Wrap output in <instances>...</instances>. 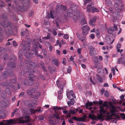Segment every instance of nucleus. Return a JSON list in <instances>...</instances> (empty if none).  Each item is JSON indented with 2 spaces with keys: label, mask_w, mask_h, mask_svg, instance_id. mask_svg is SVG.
Segmentation results:
<instances>
[{
  "label": "nucleus",
  "mask_w": 125,
  "mask_h": 125,
  "mask_svg": "<svg viewBox=\"0 0 125 125\" xmlns=\"http://www.w3.org/2000/svg\"><path fill=\"white\" fill-rule=\"evenodd\" d=\"M96 113L99 118L105 117L107 120L111 119V121L116 123L117 119H119V117L117 115L118 112L117 110H110V113L106 111V110H97Z\"/></svg>",
  "instance_id": "f257e3e1"
},
{
  "label": "nucleus",
  "mask_w": 125,
  "mask_h": 125,
  "mask_svg": "<svg viewBox=\"0 0 125 125\" xmlns=\"http://www.w3.org/2000/svg\"><path fill=\"white\" fill-rule=\"evenodd\" d=\"M98 104L100 105L99 109H104V107H105L106 109L109 108V109H116V107L114 105L112 102L109 101H104L103 103V101L100 99L98 101Z\"/></svg>",
  "instance_id": "f03ea898"
},
{
  "label": "nucleus",
  "mask_w": 125,
  "mask_h": 125,
  "mask_svg": "<svg viewBox=\"0 0 125 125\" xmlns=\"http://www.w3.org/2000/svg\"><path fill=\"white\" fill-rule=\"evenodd\" d=\"M56 84L58 87H59L60 90L58 91V98L59 100H61L63 97L62 93L63 91V87L65 83L62 81L61 80H58L56 81Z\"/></svg>",
  "instance_id": "7ed1b4c3"
},
{
  "label": "nucleus",
  "mask_w": 125,
  "mask_h": 125,
  "mask_svg": "<svg viewBox=\"0 0 125 125\" xmlns=\"http://www.w3.org/2000/svg\"><path fill=\"white\" fill-rule=\"evenodd\" d=\"M67 9L66 7L62 5H56L55 11L57 13L62 14L63 11L66 10Z\"/></svg>",
  "instance_id": "20e7f679"
},
{
  "label": "nucleus",
  "mask_w": 125,
  "mask_h": 125,
  "mask_svg": "<svg viewBox=\"0 0 125 125\" xmlns=\"http://www.w3.org/2000/svg\"><path fill=\"white\" fill-rule=\"evenodd\" d=\"M13 71L11 69H8L7 71L3 72L2 73V76L4 77H6L8 76L10 77L13 76Z\"/></svg>",
  "instance_id": "39448f33"
},
{
  "label": "nucleus",
  "mask_w": 125,
  "mask_h": 125,
  "mask_svg": "<svg viewBox=\"0 0 125 125\" xmlns=\"http://www.w3.org/2000/svg\"><path fill=\"white\" fill-rule=\"evenodd\" d=\"M38 89V86L35 85L33 87H30L29 89L27 90L26 93L29 95H31L32 93H36V91Z\"/></svg>",
  "instance_id": "423d86ee"
},
{
  "label": "nucleus",
  "mask_w": 125,
  "mask_h": 125,
  "mask_svg": "<svg viewBox=\"0 0 125 125\" xmlns=\"http://www.w3.org/2000/svg\"><path fill=\"white\" fill-rule=\"evenodd\" d=\"M98 101H93V102L88 101L85 104V106L86 108L87 109L89 107L88 109H92L93 108L92 106H94V105H98Z\"/></svg>",
  "instance_id": "0eeeda50"
},
{
  "label": "nucleus",
  "mask_w": 125,
  "mask_h": 125,
  "mask_svg": "<svg viewBox=\"0 0 125 125\" xmlns=\"http://www.w3.org/2000/svg\"><path fill=\"white\" fill-rule=\"evenodd\" d=\"M6 26L7 27V30H6V29H5L4 30V31L5 33L6 34L12 33V31L9 29L8 28L9 27L10 29H12L13 26L11 23L10 22H8L7 25Z\"/></svg>",
  "instance_id": "6e6552de"
},
{
  "label": "nucleus",
  "mask_w": 125,
  "mask_h": 125,
  "mask_svg": "<svg viewBox=\"0 0 125 125\" xmlns=\"http://www.w3.org/2000/svg\"><path fill=\"white\" fill-rule=\"evenodd\" d=\"M9 106V102L8 101H6L5 102L3 101H0V108L2 107L6 108Z\"/></svg>",
  "instance_id": "1a4fd4ad"
},
{
  "label": "nucleus",
  "mask_w": 125,
  "mask_h": 125,
  "mask_svg": "<svg viewBox=\"0 0 125 125\" xmlns=\"http://www.w3.org/2000/svg\"><path fill=\"white\" fill-rule=\"evenodd\" d=\"M90 30V27L87 25L83 26L82 27V33L83 35H86L88 31Z\"/></svg>",
  "instance_id": "9d476101"
},
{
  "label": "nucleus",
  "mask_w": 125,
  "mask_h": 125,
  "mask_svg": "<svg viewBox=\"0 0 125 125\" xmlns=\"http://www.w3.org/2000/svg\"><path fill=\"white\" fill-rule=\"evenodd\" d=\"M90 49V51L89 53V55L91 56H93L96 54V51L95 50L94 48L92 46H90L89 48Z\"/></svg>",
  "instance_id": "9b49d317"
},
{
  "label": "nucleus",
  "mask_w": 125,
  "mask_h": 125,
  "mask_svg": "<svg viewBox=\"0 0 125 125\" xmlns=\"http://www.w3.org/2000/svg\"><path fill=\"white\" fill-rule=\"evenodd\" d=\"M93 60L94 62L95 67L96 68H99V60L97 57L94 56L93 57Z\"/></svg>",
  "instance_id": "f8f14e48"
},
{
  "label": "nucleus",
  "mask_w": 125,
  "mask_h": 125,
  "mask_svg": "<svg viewBox=\"0 0 125 125\" xmlns=\"http://www.w3.org/2000/svg\"><path fill=\"white\" fill-rule=\"evenodd\" d=\"M96 19L97 17L96 16H94L93 18L91 19L89 21V23L90 25L92 26H94Z\"/></svg>",
  "instance_id": "ddd939ff"
},
{
  "label": "nucleus",
  "mask_w": 125,
  "mask_h": 125,
  "mask_svg": "<svg viewBox=\"0 0 125 125\" xmlns=\"http://www.w3.org/2000/svg\"><path fill=\"white\" fill-rule=\"evenodd\" d=\"M86 118L85 116H83V117H77L75 116H74L72 118V119H74L75 120L77 121H84L85 119Z\"/></svg>",
  "instance_id": "4468645a"
},
{
  "label": "nucleus",
  "mask_w": 125,
  "mask_h": 125,
  "mask_svg": "<svg viewBox=\"0 0 125 125\" xmlns=\"http://www.w3.org/2000/svg\"><path fill=\"white\" fill-rule=\"evenodd\" d=\"M1 85L3 87H6L8 86H11V85L13 86V85L11 84L10 83V82H8L7 81H6L5 82H1L0 83Z\"/></svg>",
  "instance_id": "2eb2a0df"
},
{
  "label": "nucleus",
  "mask_w": 125,
  "mask_h": 125,
  "mask_svg": "<svg viewBox=\"0 0 125 125\" xmlns=\"http://www.w3.org/2000/svg\"><path fill=\"white\" fill-rule=\"evenodd\" d=\"M94 111L93 110L89 114V117L93 120H95L97 119V118L94 114Z\"/></svg>",
  "instance_id": "dca6fc26"
},
{
  "label": "nucleus",
  "mask_w": 125,
  "mask_h": 125,
  "mask_svg": "<svg viewBox=\"0 0 125 125\" xmlns=\"http://www.w3.org/2000/svg\"><path fill=\"white\" fill-rule=\"evenodd\" d=\"M36 93L37 94H32L31 95H30L31 96V97L32 98L37 99L38 98L39 96L40 95L41 93L39 91H37Z\"/></svg>",
  "instance_id": "f3484780"
},
{
  "label": "nucleus",
  "mask_w": 125,
  "mask_h": 125,
  "mask_svg": "<svg viewBox=\"0 0 125 125\" xmlns=\"http://www.w3.org/2000/svg\"><path fill=\"white\" fill-rule=\"evenodd\" d=\"M125 60L123 57H120L117 59V63L118 64H125Z\"/></svg>",
  "instance_id": "a211bd4d"
},
{
  "label": "nucleus",
  "mask_w": 125,
  "mask_h": 125,
  "mask_svg": "<svg viewBox=\"0 0 125 125\" xmlns=\"http://www.w3.org/2000/svg\"><path fill=\"white\" fill-rule=\"evenodd\" d=\"M25 62L26 63L29 64V67L32 68H34L35 65V63H34L29 60H26Z\"/></svg>",
  "instance_id": "6ab92c4d"
},
{
  "label": "nucleus",
  "mask_w": 125,
  "mask_h": 125,
  "mask_svg": "<svg viewBox=\"0 0 125 125\" xmlns=\"http://www.w3.org/2000/svg\"><path fill=\"white\" fill-rule=\"evenodd\" d=\"M7 64L9 67L11 68H15V64L13 62H9L7 63Z\"/></svg>",
  "instance_id": "aec40b11"
},
{
  "label": "nucleus",
  "mask_w": 125,
  "mask_h": 125,
  "mask_svg": "<svg viewBox=\"0 0 125 125\" xmlns=\"http://www.w3.org/2000/svg\"><path fill=\"white\" fill-rule=\"evenodd\" d=\"M66 107H62V108L60 107H58V106H52V109H66L67 108H66Z\"/></svg>",
  "instance_id": "412c9836"
},
{
  "label": "nucleus",
  "mask_w": 125,
  "mask_h": 125,
  "mask_svg": "<svg viewBox=\"0 0 125 125\" xmlns=\"http://www.w3.org/2000/svg\"><path fill=\"white\" fill-rule=\"evenodd\" d=\"M114 31V28L113 27H111L108 28V32L109 34H113Z\"/></svg>",
  "instance_id": "4be33fe9"
},
{
  "label": "nucleus",
  "mask_w": 125,
  "mask_h": 125,
  "mask_svg": "<svg viewBox=\"0 0 125 125\" xmlns=\"http://www.w3.org/2000/svg\"><path fill=\"white\" fill-rule=\"evenodd\" d=\"M47 16L48 18L50 19L51 18L52 19L54 18V17L53 15V13L51 10L50 11V14L49 13H48L47 15Z\"/></svg>",
  "instance_id": "5701e85b"
},
{
  "label": "nucleus",
  "mask_w": 125,
  "mask_h": 125,
  "mask_svg": "<svg viewBox=\"0 0 125 125\" xmlns=\"http://www.w3.org/2000/svg\"><path fill=\"white\" fill-rule=\"evenodd\" d=\"M48 69L49 71L51 73L54 72L56 71V69L54 67H48Z\"/></svg>",
  "instance_id": "b1692460"
},
{
  "label": "nucleus",
  "mask_w": 125,
  "mask_h": 125,
  "mask_svg": "<svg viewBox=\"0 0 125 125\" xmlns=\"http://www.w3.org/2000/svg\"><path fill=\"white\" fill-rule=\"evenodd\" d=\"M93 7L91 6L90 5H89L87 6V11L88 12H92V8Z\"/></svg>",
  "instance_id": "393cba45"
},
{
  "label": "nucleus",
  "mask_w": 125,
  "mask_h": 125,
  "mask_svg": "<svg viewBox=\"0 0 125 125\" xmlns=\"http://www.w3.org/2000/svg\"><path fill=\"white\" fill-rule=\"evenodd\" d=\"M29 79L31 81H29V86L30 85L31 86L34 84V83L33 82V80L31 77H29Z\"/></svg>",
  "instance_id": "a878e982"
},
{
  "label": "nucleus",
  "mask_w": 125,
  "mask_h": 125,
  "mask_svg": "<svg viewBox=\"0 0 125 125\" xmlns=\"http://www.w3.org/2000/svg\"><path fill=\"white\" fill-rule=\"evenodd\" d=\"M3 110H0V116L2 118H5L6 116V115L2 111Z\"/></svg>",
  "instance_id": "bb28decb"
},
{
  "label": "nucleus",
  "mask_w": 125,
  "mask_h": 125,
  "mask_svg": "<svg viewBox=\"0 0 125 125\" xmlns=\"http://www.w3.org/2000/svg\"><path fill=\"white\" fill-rule=\"evenodd\" d=\"M92 9V13H94L95 12H99L98 9L94 7H93Z\"/></svg>",
  "instance_id": "cd10ccee"
},
{
  "label": "nucleus",
  "mask_w": 125,
  "mask_h": 125,
  "mask_svg": "<svg viewBox=\"0 0 125 125\" xmlns=\"http://www.w3.org/2000/svg\"><path fill=\"white\" fill-rule=\"evenodd\" d=\"M1 96L4 99H5L7 97V95L6 92L4 91H2L1 93Z\"/></svg>",
  "instance_id": "c85d7f7f"
},
{
  "label": "nucleus",
  "mask_w": 125,
  "mask_h": 125,
  "mask_svg": "<svg viewBox=\"0 0 125 125\" xmlns=\"http://www.w3.org/2000/svg\"><path fill=\"white\" fill-rule=\"evenodd\" d=\"M29 1L28 0H23L22 1V5L23 6H25L26 5L28 4Z\"/></svg>",
  "instance_id": "c756f323"
},
{
  "label": "nucleus",
  "mask_w": 125,
  "mask_h": 125,
  "mask_svg": "<svg viewBox=\"0 0 125 125\" xmlns=\"http://www.w3.org/2000/svg\"><path fill=\"white\" fill-rule=\"evenodd\" d=\"M29 107L31 108L30 109H33L35 108V106L32 105L31 103H29L27 105Z\"/></svg>",
  "instance_id": "7c9ffc66"
},
{
  "label": "nucleus",
  "mask_w": 125,
  "mask_h": 125,
  "mask_svg": "<svg viewBox=\"0 0 125 125\" xmlns=\"http://www.w3.org/2000/svg\"><path fill=\"white\" fill-rule=\"evenodd\" d=\"M14 78H15V79H10V83H16V79H17V78L16 77H15V76H14Z\"/></svg>",
  "instance_id": "2f4dec72"
},
{
  "label": "nucleus",
  "mask_w": 125,
  "mask_h": 125,
  "mask_svg": "<svg viewBox=\"0 0 125 125\" xmlns=\"http://www.w3.org/2000/svg\"><path fill=\"white\" fill-rule=\"evenodd\" d=\"M6 22L5 21H4L2 23H1L2 26L4 28V30L6 29H7V27L6 24Z\"/></svg>",
  "instance_id": "473e14b6"
},
{
  "label": "nucleus",
  "mask_w": 125,
  "mask_h": 125,
  "mask_svg": "<svg viewBox=\"0 0 125 125\" xmlns=\"http://www.w3.org/2000/svg\"><path fill=\"white\" fill-rule=\"evenodd\" d=\"M23 84L24 85L26 86H29V82L28 80H24L23 81Z\"/></svg>",
  "instance_id": "72a5a7b5"
},
{
  "label": "nucleus",
  "mask_w": 125,
  "mask_h": 125,
  "mask_svg": "<svg viewBox=\"0 0 125 125\" xmlns=\"http://www.w3.org/2000/svg\"><path fill=\"white\" fill-rule=\"evenodd\" d=\"M106 3L107 6H110L112 5V2L110 0H106Z\"/></svg>",
  "instance_id": "f704fd0d"
},
{
  "label": "nucleus",
  "mask_w": 125,
  "mask_h": 125,
  "mask_svg": "<svg viewBox=\"0 0 125 125\" xmlns=\"http://www.w3.org/2000/svg\"><path fill=\"white\" fill-rule=\"evenodd\" d=\"M97 79L99 82L102 83L103 82V80L102 78H101L99 75H97Z\"/></svg>",
  "instance_id": "c9c22d12"
},
{
  "label": "nucleus",
  "mask_w": 125,
  "mask_h": 125,
  "mask_svg": "<svg viewBox=\"0 0 125 125\" xmlns=\"http://www.w3.org/2000/svg\"><path fill=\"white\" fill-rule=\"evenodd\" d=\"M18 10L21 11H23L24 10V9L23 6H18L17 8Z\"/></svg>",
  "instance_id": "e433bc0d"
},
{
  "label": "nucleus",
  "mask_w": 125,
  "mask_h": 125,
  "mask_svg": "<svg viewBox=\"0 0 125 125\" xmlns=\"http://www.w3.org/2000/svg\"><path fill=\"white\" fill-rule=\"evenodd\" d=\"M78 110H70V113H71L73 115H75L77 112Z\"/></svg>",
  "instance_id": "4c0bfd02"
},
{
  "label": "nucleus",
  "mask_w": 125,
  "mask_h": 125,
  "mask_svg": "<svg viewBox=\"0 0 125 125\" xmlns=\"http://www.w3.org/2000/svg\"><path fill=\"white\" fill-rule=\"evenodd\" d=\"M2 17L5 20H6L8 19L7 14L6 13H3L2 15Z\"/></svg>",
  "instance_id": "58836bf2"
},
{
  "label": "nucleus",
  "mask_w": 125,
  "mask_h": 125,
  "mask_svg": "<svg viewBox=\"0 0 125 125\" xmlns=\"http://www.w3.org/2000/svg\"><path fill=\"white\" fill-rule=\"evenodd\" d=\"M42 52L44 55L45 56H47V52L46 50L45 49L43 48L42 49Z\"/></svg>",
  "instance_id": "ea45409f"
},
{
  "label": "nucleus",
  "mask_w": 125,
  "mask_h": 125,
  "mask_svg": "<svg viewBox=\"0 0 125 125\" xmlns=\"http://www.w3.org/2000/svg\"><path fill=\"white\" fill-rule=\"evenodd\" d=\"M9 57L8 55L7 54H5L4 55L2 59L4 60H6L8 59Z\"/></svg>",
  "instance_id": "a19ab883"
},
{
  "label": "nucleus",
  "mask_w": 125,
  "mask_h": 125,
  "mask_svg": "<svg viewBox=\"0 0 125 125\" xmlns=\"http://www.w3.org/2000/svg\"><path fill=\"white\" fill-rule=\"evenodd\" d=\"M31 101L32 102V104L35 105H37V101L34 99H32L31 100Z\"/></svg>",
  "instance_id": "79ce46f5"
},
{
  "label": "nucleus",
  "mask_w": 125,
  "mask_h": 125,
  "mask_svg": "<svg viewBox=\"0 0 125 125\" xmlns=\"http://www.w3.org/2000/svg\"><path fill=\"white\" fill-rule=\"evenodd\" d=\"M24 55L26 58H29L30 57V53L29 54L27 52L24 53Z\"/></svg>",
  "instance_id": "37998d69"
},
{
  "label": "nucleus",
  "mask_w": 125,
  "mask_h": 125,
  "mask_svg": "<svg viewBox=\"0 0 125 125\" xmlns=\"http://www.w3.org/2000/svg\"><path fill=\"white\" fill-rule=\"evenodd\" d=\"M50 34L49 33H48L46 37H43L42 39L43 40H48L50 38Z\"/></svg>",
  "instance_id": "c03bdc74"
},
{
  "label": "nucleus",
  "mask_w": 125,
  "mask_h": 125,
  "mask_svg": "<svg viewBox=\"0 0 125 125\" xmlns=\"http://www.w3.org/2000/svg\"><path fill=\"white\" fill-rule=\"evenodd\" d=\"M81 22L82 25L85 24L86 23V22L84 18L82 19L81 21Z\"/></svg>",
  "instance_id": "a18cd8bd"
},
{
  "label": "nucleus",
  "mask_w": 125,
  "mask_h": 125,
  "mask_svg": "<svg viewBox=\"0 0 125 125\" xmlns=\"http://www.w3.org/2000/svg\"><path fill=\"white\" fill-rule=\"evenodd\" d=\"M45 45L47 47H48L51 45V43L49 42H45Z\"/></svg>",
  "instance_id": "49530a36"
},
{
  "label": "nucleus",
  "mask_w": 125,
  "mask_h": 125,
  "mask_svg": "<svg viewBox=\"0 0 125 125\" xmlns=\"http://www.w3.org/2000/svg\"><path fill=\"white\" fill-rule=\"evenodd\" d=\"M55 64L57 67L59 66V61L56 59L54 61Z\"/></svg>",
  "instance_id": "de8ad7c7"
},
{
  "label": "nucleus",
  "mask_w": 125,
  "mask_h": 125,
  "mask_svg": "<svg viewBox=\"0 0 125 125\" xmlns=\"http://www.w3.org/2000/svg\"><path fill=\"white\" fill-rule=\"evenodd\" d=\"M62 63L64 65L66 64L67 63V61L65 58H64L62 59Z\"/></svg>",
  "instance_id": "09e8293b"
},
{
  "label": "nucleus",
  "mask_w": 125,
  "mask_h": 125,
  "mask_svg": "<svg viewBox=\"0 0 125 125\" xmlns=\"http://www.w3.org/2000/svg\"><path fill=\"white\" fill-rule=\"evenodd\" d=\"M34 12L33 11L31 10L29 12V17H32V16L34 14Z\"/></svg>",
  "instance_id": "8fccbe9b"
},
{
  "label": "nucleus",
  "mask_w": 125,
  "mask_h": 125,
  "mask_svg": "<svg viewBox=\"0 0 125 125\" xmlns=\"http://www.w3.org/2000/svg\"><path fill=\"white\" fill-rule=\"evenodd\" d=\"M106 42L108 44H109L110 43V39L109 38H107L105 39Z\"/></svg>",
  "instance_id": "3c124183"
},
{
  "label": "nucleus",
  "mask_w": 125,
  "mask_h": 125,
  "mask_svg": "<svg viewBox=\"0 0 125 125\" xmlns=\"http://www.w3.org/2000/svg\"><path fill=\"white\" fill-rule=\"evenodd\" d=\"M77 87L78 89L80 90H81L82 89V87L81 86V84L79 83H77L76 84Z\"/></svg>",
  "instance_id": "603ef678"
},
{
  "label": "nucleus",
  "mask_w": 125,
  "mask_h": 125,
  "mask_svg": "<svg viewBox=\"0 0 125 125\" xmlns=\"http://www.w3.org/2000/svg\"><path fill=\"white\" fill-rule=\"evenodd\" d=\"M66 95L68 99H70V93L68 92H67L66 93Z\"/></svg>",
  "instance_id": "864d4df0"
},
{
  "label": "nucleus",
  "mask_w": 125,
  "mask_h": 125,
  "mask_svg": "<svg viewBox=\"0 0 125 125\" xmlns=\"http://www.w3.org/2000/svg\"><path fill=\"white\" fill-rule=\"evenodd\" d=\"M38 118V119L40 120H43L44 118V116L42 115L39 116Z\"/></svg>",
  "instance_id": "5fc2aeb1"
},
{
  "label": "nucleus",
  "mask_w": 125,
  "mask_h": 125,
  "mask_svg": "<svg viewBox=\"0 0 125 125\" xmlns=\"http://www.w3.org/2000/svg\"><path fill=\"white\" fill-rule=\"evenodd\" d=\"M29 101L28 100H25L23 101L24 104L26 105H27L29 103Z\"/></svg>",
  "instance_id": "6e6d98bb"
},
{
  "label": "nucleus",
  "mask_w": 125,
  "mask_h": 125,
  "mask_svg": "<svg viewBox=\"0 0 125 125\" xmlns=\"http://www.w3.org/2000/svg\"><path fill=\"white\" fill-rule=\"evenodd\" d=\"M39 65L41 66V68L42 67H43L44 66V63L42 61H40L39 63Z\"/></svg>",
  "instance_id": "4d7b16f0"
},
{
  "label": "nucleus",
  "mask_w": 125,
  "mask_h": 125,
  "mask_svg": "<svg viewBox=\"0 0 125 125\" xmlns=\"http://www.w3.org/2000/svg\"><path fill=\"white\" fill-rule=\"evenodd\" d=\"M104 95L107 97L109 96V94L107 91H105L104 92Z\"/></svg>",
  "instance_id": "13d9d810"
},
{
  "label": "nucleus",
  "mask_w": 125,
  "mask_h": 125,
  "mask_svg": "<svg viewBox=\"0 0 125 125\" xmlns=\"http://www.w3.org/2000/svg\"><path fill=\"white\" fill-rule=\"evenodd\" d=\"M68 16L70 17H71L73 16V14L71 12L68 11L67 12Z\"/></svg>",
  "instance_id": "bf43d9fd"
},
{
  "label": "nucleus",
  "mask_w": 125,
  "mask_h": 125,
  "mask_svg": "<svg viewBox=\"0 0 125 125\" xmlns=\"http://www.w3.org/2000/svg\"><path fill=\"white\" fill-rule=\"evenodd\" d=\"M5 90L7 92H7H8L9 94L10 95H11V92H10V90L9 89V88H7L5 89Z\"/></svg>",
  "instance_id": "052dcab7"
},
{
  "label": "nucleus",
  "mask_w": 125,
  "mask_h": 125,
  "mask_svg": "<svg viewBox=\"0 0 125 125\" xmlns=\"http://www.w3.org/2000/svg\"><path fill=\"white\" fill-rule=\"evenodd\" d=\"M63 37L66 39H68L69 38V36L68 35L66 34H64L63 36Z\"/></svg>",
  "instance_id": "680f3d73"
},
{
  "label": "nucleus",
  "mask_w": 125,
  "mask_h": 125,
  "mask_svg": "<svg viewBox=\"0 0 125 125\" xmlns=\"http://www.w3.org/2000/svg\"><path fill=\"white\" fill-rule=\"evenodd\" d=\"M49 48L50 51L52 52L53 48V47L51 45L49 46Z\"/></svg>",
  "instance_id": "e2e57ef3"
},
{
  "label": "nucleus",
  "mask_w": 125,
  "mask_h": 125,
  "mask_svg": "<svg viewBox=\"0 0 125 125\" xmlns=\"http://www.w3.org/2000/svg\"><path fill=\"white\" fill-rule=\"evenodd\" d=\"M22 48L25 51H27V48L25 44H23L22 45Z\"/></svg>",
  "instance_id": "0e129e2a"
},
{
  "label": "nucleus",
  "mask_w": 125,
  "mask_h": 125,
  "mask_svg": "<svg viewBox=\"0 0 125 125\" xmlns=\"http://www.w3.org/2000/svg\"><path fill=\"white\" fill-rule=\"evenodd\" d=\"M92 0H84V5L86 4L89 2L92 1Z\"/></svg>",
  "instance_id": "69168bd1"
},
{
  "label": "nucleus",
  "mask_w": 125,
  "mask_h": 125,
  "mask_svg": "<svg viewBox=\"0 0 125 125\" xmlns=\"http://www.w3.org/2000/svg\"><path fill=\"white\" fill-rule=\"evenodd\" d=\"M40 77L41 79L42 80H44L45 79V77L44 76L42 75H40Z\"/></svg>",
  "instance_id": "338daca9"
},
{
  "label": "nucleus",
  "mask_w": 125,
  "mask_h": 125,
  "mask_svg": "<svg viewBox=\"0 0 125 125\" xmlns=\"http://www.w3.org/2000/svg\"><path fill=\"white\" fill-rule=\"evenodd\" d=\"M121 117L123 119H125V114H121Z\"/></svg>",
  "instance_id": "774afa93"
}]
</instances>
